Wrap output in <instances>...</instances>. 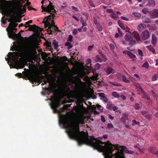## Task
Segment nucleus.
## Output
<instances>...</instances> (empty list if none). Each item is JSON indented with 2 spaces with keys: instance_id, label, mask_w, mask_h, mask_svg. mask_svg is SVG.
<instances>
[{
  "instance_id": "obj_1",
  "label": "nucleus",
  "mask_w": 158,
  "mask_h": 158,
  "mask_svg": "<svg viewBox=\"0 0 158 158\" xmlns=\"http://www.w3.org/2000/svg\"><path fill=\"white\" fill-rule=\"evenodd\" d=\"M84 120L81 119H77L70 123H65L67 126L66 128L69 137L78 141V145L86 144L93 147L99 152H102L105 156L104 158H112L113 154L110 155L114 149L117 150L114 154L115 157H118L119 149L117 147L110 143L109 141L107 143L101 141L102 137L95 138L93 137L88 136L85 133L81 134L79 131V125L84 124Z\"/></svg>"
},
{
  "instance_id": "obj_2",
  "label": "nucleus",
  "mask_w": 158,
  "mask_h": 158,
  "mask_svg": "<svg viewBox=\"0 0 158 158\" xmlns=\"http://www.w3.org/2000/svg\"><path fill=\"white\" fill-rule=\"evenodd\" d=\"M26 52L30 55H36L37 54L36 49L35 46L32 43L27 44L25 47Z\"/></svg>"
},
{
  "instance_id": "obj_3",
  "label": "nucleus",
  "mask_w": 158,
  "mask_h": 158,
  "mask_svg": "<svg viewBox=\"0 0 158 158\" xmlns=\"http://www.w3.org/2000/svg\"><path fill=\"white\" fill-rule=\"evenodd\" d=\"M18 24V23H15L14 22L10 23L9 24V26H10L9 31L8 30V28H6L8 32V37L10 38H13L16 36V34L14 32V28Z\"/></svg>"
},
{
  "instance_id": "obj_4",
  "label": "nucleus",
  "mask_w": 158,
  "mask_h": 158,
  "mask_svg": "<svg viewBox=\"0 0 158 158\" xmlns=\"http://www.w3.org/2000/svg\"><path fill=\"white\" fill-rule=\"evenodd\" d=\"M41 8L43 10L42 11V12L44 11L50 13L51 12H53V10L55 11L52 4L50 2H49V5L46 7L44 6L43 5H42Z\"/></svg>"
},
{
  "instance_id": "obj_5",
  "label": "nucleus",
  "mask_w": 158,
  "mask_h": 158,
  "mask_svg": "<svg viewBox=\"0 0 158 158\" xmlns=\"http://www.w3.org/2000/svg\"><path fill=\"white\" fill-rule=\"evenodd\" d=\"M25 24L26 26L25 25V27H29V30L31 31H35L37 32H38L40 30V28L38 26H36L35 25H30L29 24V23H28V22H26L25 23Z\"/></svg>"
},
{
  "instance_id": "obj_6",
  "label": "nucleus",
  "mask_w": 158,
  "mask_h": 158,
  "mask_svg": "<svg viewBox=\"0 0 158 158\" xmlns=\"http://www.w3.org/2000/svg\"><path fill=\"white\" fill-rule=\"evenodd\" d=\"M150 37L149 32L147 30H145L143 31L141 35V38L143 40L148 39Z\"/></svg>"
},
{
  "instance_id": "obj_7",
  "label": "nucleus",
  "mask_w": 158,
  "mask_h": 158,
  "mask_svg": "<svg viewBox=\"0 0 158 158\" xmlns=\"http://www.w3.org/2000/svg\"><path fill=\"white\" fill-rule=\"evenodd\" d=\"M54 15H53L51 13L50 15L49 16L46 17V18H47V19L46 20L45 22H44L43 23L44 24L45 27V28H47V27H52V25L51 24L50 22H48V21L49 20H51V17H54Z\"/></svg>"
},
{
  "instance_id": "obj_8",
  "label": "nucleus",
  "mask_w": 158,
  "mask_h": 158,
  "mask_svg": "<svg viewBox=\"0 0 158 158\" xmlns=\"http://www.w3.org/2000/svg\"><path fill=\"white\" fill-rule=\"evenodd\" d=\"M150 15L152 18H158V9H154L150 11Z\"/></svg>"
},
{
  "instance_id": "obj_9",
  "label": "nucleus",
  "mask_w": 158,
  "mask_h": 158,
  "mask_svg": "<svg viewBox=\"0 0 158 158\" xmlns=\"http://www.w3.org/2000/svg\"><path fill=\"white\" fill-rule=\"evenodd\" d=\"M132 34L133 35L137 41H140L141 38L139 33L137 31H133L132 32Z\"/></svg>"
},
{
  "instance_id": "obj_10",
  "label": "nucleus",
  "mask_w": 158,
  "mask_h": 158,
  "mask_svg": "<svg viewBox=\"0 0 158 158\" xmlns=\"http://www.w3.org/2000/svg\"><path fill=\"white\" fill-rule=\"evenodd\" d=\"M128 32L129 33H126L124 36L125 40L127 42L130 41L131 39L133 38V37L131 35L132 33L130 32Z\"/></svg>"
},
{
  "instance_id": "obj_11",
  "label": "nucleus",
  "mask_w": 158,
  "mask_h": 158,
  "mask_svg": "<svg viewBox=\"0 0 158 158\" xmlns=\"http://www.w3.org/2000/svg\"><path fill=\"white\" fill-rule=\"evenodd\" d=\"M142 22L144 23H151V20L148 17L144 15L142 18Z\"/></svg>"
},
{
  "instance_id": "obj_12",
  "label": "nucleus",
  "mask_w": 158,
  "mask_h": 158,
  "mask_svg": "<svg viewBox=\"0 0 158 158\" xmlns=\"http://www.w3.org/2000/svg\"><path fill=\"white\" fill-rule=\"evenodd\" d=\"M120 148H122L124 152L126 153L131 154H133L134 153V152L132 151L127 150V148L126 146H121Z\"/></svg>"
},
{
  "instance_id": "obj_13",
  "label": "nucleus",
  "mask_w": 158,
  "mask_h": 158,
  "mask_svg": "<svg viewBox=\"0 0 158 158\" xmlns=\"http://www.w3.org/2000/svg\"><path fill=\"white\" fill-rule=\"evenodd\" d=\"M157 37L155 35H152V43L154 45H155L156 43Z\"/></svg>"
},
{
  "instance_id": "obj_14",
  "label": "nucleus",
  "mask_w": 158,
  "mask_h": 158,
  "mask_svg": "<svg viewBox=\"0 0 158 158\" xmlns=\"http://www.w3.org/2000/svg\"><path fill=\"white\" fill-rule=\"evenodd\" d=\"M146 27V25L143 24H139L137 27V29L139 31H141L143 30Z\"/></svg>"
},
{
  "instance_id": "obj_15",
  "label": "nucleus",
  "mask_w": 158,
  "mask_h": 158,
  "mask_svg": "<svg viewBox=\"0 0 158 158\" xmlns=\"http://www.w3.org/2000/svg\"><path fill=\"white\" fill-rule=\"evenodd\" d=\"M148 3L147 6H153L155 5V2L153 0H148Z\"/></svg>"
},
{
  "instance_id": "obj_16",
  "label": "nucleus",
  "mask_w": 158,
  "mask_h": 158,
  "mask_svg": "<svg viewBox=\"0 0 158 158\" xmlns=\"http://www.w3.org/2000/svg\"><path fill=\"white\" fill-rule=\"evenodd\" d=\"M99 53L103 59V61L106 62L107 60L106 56L100 51H99Z\"/></svg>"
},
{
  "instance_id": "obj_17",
  "label": "nucleus",
  "mask_w": 158,
  "mask_h": 158,
  "mask_svg": "<svg viewBox=\"0 0 158 158\" xmlns=\"http://www.w3.org/2000/svg\"><path fill=\"white\" fill-rule=\"evenodd\" d=\"M53 47L55 49L57 50L59 46L58 45V42L56 41L55 40H53Z\"/></svg>"
},
{
  "instance_id": "obj_18",
  "label": "nucleus",
  "mask_w": 158,
  "mask_h": 158,
  "mask_svg": "<svg viewBox=\"0 0 158 158\" xmlns=\"http://www.w3.org/2000/svg\"><path fill=\"white\" fill-rule=\"evenodd\" d=\"M128 55L130 57L131 59H132V60L133 61L135 60V58H136V56L134 54L131 53V52L130 51L129 54H128Z\"/></svg>"
},
{
  "instance_id": "obj_19",
  "label": "nucleus",
  "mask_w": 158,
  "mask_h": 158,
  "mask_svg": "<svg viewBox=\"0 0 158 158\" xmlns=\"http://www.w3.org/2000/svg\"><path fill=\"white\" fill-rule=\"evenodd\" d=\"M106 73L108 75H109L111 73H114V72L113 71V69L110 67L108 68L106 70Z\"/></svg>"
},
{
  "instance_id": "obj_20",
  "label": "nucleus",
  "mask_w": 158,
  "mask_h": 158,
  "mask_svg": "<svg viewBox=\"0 0 158 158\" xmlns=\"http://www.w3.org/2000/svg\"><path fill=\"white\" fill-rule=\"evenodd\" d=\"M129 42V44L131 46H132L135 45L136 44V41L133 38L131 39Z\"/></svg>"
},
{
  "instance_id": "obj_21",
  "label": "nucleus",
  "mask_w": 158,
  "mask_h": 158,
  "mask_svg": "<svg viewBox=\"0 0 158 158\" xmlns=\"http://www.w3.org/2000/svg\"><path fill=\"white\" fill-rule=\"evenodd\" d=\"M65 45L68 46L67 48L68 49H70L73 47V45L71 43L68 42L65 43Z\"/></svg>"
},
{
  "instance_id": "obj_22",
  "label": "nucleus",
  "mask_w": 158,
  "mask_h": 158,
  "mask_svg": "<svg viewBox=\"0 0 158 158\" xmlns=\"http://www.w3.org/2000/svg\"><path fill=\"white\" fill-rule=\"evenodd\" d=\"M142 98H143L147 99L148 100H150V98L148 95L144 92L143 93V94L142 96Z\"/></svg>"
},
{
  "instance_id": "obj_23",
  "label": "nucleus",
  "mask_w": 158,
  "mask_h": 158,
  "mask_svg": "<svg viewBox=\"0 0 158 158\" xmlns=\"http://www.w3.org/2000/svg\"><path fill=\"white\" fill-rule=\"evenodd\" d=\"M112 105L113 104L111 102H109L107 105L106 108L110 110H111L112 109Z\"/></svg>"
},
{
  "instance_id": "obj_24",
  "label": "nucleus",
  "mask_w": 158,
  "mask_h": 158,
  "mask_svg": "<svg viewBox=\"0 0 158 158\" xmlns=\"http://www.w3.org/2000/svg\"><path fill=\"white\" fill-rule=\"evenodd\" d=\"M19 10L21 12L23 13L24 12H25L26 9L25 7L23 6L22 5H21V7L19 8Z\"/></svg>"
},
{
  "instance_id": "obj_25",
  "label": "nucleus",
  "mask_w": 158,
  "mask_h": 158,
  "mask_svg": "<svg viewBox=\"0 0 158 158\" xmlns=\"http://www.w3.org/2000/svg\"><path fill=\"white\" fill-rule=\"evenodd\" d=\"M122 80L123 81L126 83H129L130 81L126 78V76L124 75H123L122 76Z\"/></svg>"
},
{
  "instance_id": "obj_26",
  "label": "nucleus",
  "mask_w": 158,
  "mask_h": 158,
  "mask_svg": "<svg viewBox=\"0 0 158 158\" xmlns=\"http://www.w3.org/2000/svg\"><path fill=\"white\" fill-rule=\"evenodd\" d=\"M112 96L115 98H118L119 97V95L117 92L114 91L112 93Z\"/></svg>"
},
{
  "instance_id": "obj_27",
  "label": "nucleus",
  "mask_w": 158,
  "mask_h": 158,
  "mask_svg": "<svg viewBox=\"0 0 158 158\" xmlns=\"http://www.w3.org/2000/svg\"><path fill=\"white\" fill-rule=\"evenodd\" d=\"M142 67L148 69L149 68V64L148 62H146L142 65Z\"/></svg>"
},
{
  "instance_id": "obj_28",
  "label": "nucleus",
  "mask_w": 158,
  "mask_h": 158,
  "mask_svg": "<svg viewBox=\"0 0 158 158\" xmlns=\"http://www.w3.org/2000/svg\"><path fill=\"white\" fill-rule=\"evenodd\" d=\"M133 14L135 17H137L138 18H140L141 16V14L140 13L136 12H134Z\"/></svg>"
},
{
  "instance_id": "obj_29",
  "label": "nucleus",
  "mask_w": 158,
  "mask_h": 158,
  "mask_svg": "<svg viewBox=\"0 0 158 158\" xmlns=\"http://www.w3.org/2000/svg\"><path fill=\"white\" fill-rule=\"evenodd\" d=\"M142 12L144 14H146L148 13H150V11H149L148 9L147 8H143L142 10Z\"/></svg>"
},
{
  "instance_id": "obj_30",
  "label": "nucleus",
  "mask_w": 158,
  "mask_h": 158,
  "mask_svg": "<svg viewBox=\"0 0 158 158\" xmlns=\"http://www.w3.org/2000/svg\"><path fill=\"white\" fill-rule=\"evenodd\" d=\"M95 58L96 59H96H98L97 60H95V61L96 62H99L100 63H102L103 61V59H102L101 58L98 57V56H96Z\"/></svg>"
},
{
  "instance_id": "obj_31",
  "label": "nucleus",
  "mask_w": 158,
  "mask_h": 158,
  "mask_svg": "<svg viewBox=\"0 0 158 158\" xmlns=\"http://www.w3.org/2000/svg\"><path fill=\"white\" fill-rule=\"evenodd\" d=\"M151 92L152 93V95L153 96V97L156 98V100H157V95L153 91L151 90Z\"/></svg>"
},
{
  "instance_id": "obj_32",
  "label": "nucleus",
  "mask_w": 158,
  "mask_h": 158,
  "mask_svg": "<svg viewBox=\"0 0 158 158\" xmlns=\"http://www.w3.org/2000/svg\"><path fill=\"white\" fill-rule=\"evenodd\" d=\"M111 17L114 19H116L118 18V16H117L114 12L112 13L111 15Z\"/></svg>"
},
{
  "instance_id": "obj_33",
  "label": "nucleus",
  "mask_w": 158,
  "mask_h": 158,
  "mask_svg": "<svg viewBox=\"0 0 158 158\" xmlns=\"http://www.w3.org/2000/svg\"><path fill=\"white\" fill-rule=\"evenodd\" d=\"M158 77V74H155L152 77V81H155L156 80V78Z\"/></svg>"
},
{
  "instance_id": "obj_34",
  "label": "nucleus",
  "mask_w": 158,
  "mask_h": 158,
  "mask_svg": "<svg viewBox=\"0 0 158 158\" xmlns=\"http://www.w3.org/2000/svg\"><path fill=\"white\" fill-rule=\"evenodd\" d=\"M73 38V36L72 35H69L68 38L67 40V41L72 42V39Z\"/></svg>"
},
{
  "instance_id": "obj_35",
  "label": "nucleus",
  "mask_w": 158,
  "mask_h": 158,
  "mask_svg": "<svg viewBox=\"0 0 158 158\" xmlns=\"http://www.w3.org/2000/svg\"><path fill=\"white\" fill-rule=\"evenodd\" d=\"M97 107L98 108V109L100 111H101L102 112H103V108L101 106L99 105H97Z\"/></svg>"
},
{
  "instance_id": "obj_36",
  "label": "nucleus",
  "mask_w": 158,
  "mask_h": 158,
  "mask_svg": "<svg viewBox=\"0 0 158 158\" xmlns=\"http://www.w3.org/2000/svg\"><path fill=\"white\" fill-rule=\"evenodd\" d=\"M94 24L96 25V26L100 24L98 22L97 19L96 18H94Z\"/></svg>"
},
{
  "instance_id": "obj_37",
  "label": "nucleus",
  "mask_w": 158,
  "mask_h": 158,
  "mask_svg": "<svg viewBox=\"0 0 158 158\" xmlns=\"http://www.w3.org/2000/svg\"><path fill=\"white\" fill-rule=\"evenodd\" d=\"M97 26V29L99 31H102V26L100 25V24Z\"/></svg>"
},
{
  "instance_id": "obj_38",
  "label": "nucleus",
  "mask_w": 158,
  "mask_h": 158,
  "mask_svg": "<svg viewBox=\"0 0 158 158\" xmlns=\"http://www.w3.org/2000/svg\"><path fill=\"white\" fill-rule=\"evenodd\" d=\"M101 67L100 64L99 63H97L95 65V69H99Z\"/></svg>"
},
{
  "instance_id": "obj_39",
  "label": "nucleus",
  "mask_w": 158,
  "mask_h": 158,
  "mask_svg": "<svg viewBox=\"0 0 158 158\" xmlns=\"http://www.w3.org/2000/svg\"><path fill=\"white\" fill-rule=\"evenodd\" d=\"M141 114L143 115H147L149 114L148 112L146 111H143L141 112Z\"/></svg>"
},
{
  "instance_id": "obj_40",
  "label": "nucleus",
  "mask_w": 158,
  "mask_h": 158,
  "mask_svg": "<svg viewBox=\"0 0 158 158\" xmlns=\"http://www.w3.org/2000/svg\"><path fill=\"white\" fill-rule=\"evenodd\" d=\"M51 24L52 25V27H51V28H52L53 30V29L52 28V27H55L56 28V29H55L56 30L58 31V27H56L55 26V25L54 24V23H52Z\"/></svg>"
},
{
  "instance_id": "obj_41",
  "label": "nucleus",
  "mask_w": 158,
  "mask_h": 158,
  "mask_svg": "<svg viewBox=\"0 0 158 158\" xmlns=\"http://www.w3.org/2000/svg\"><path fill=\"white\" fill-rule=\"evenodd\" d=\"M140 107V105L139 104L135 103V108L136 110H138Z\"/></svg>"
},
{
  "instance_id": "obj_42",
  "label": "nucleus",
  "mask_w": 158,
  "mask_h": 158,
  "mask_svg": "<svg viewBox=\"0 0 158 158\" xmlns=\"http://www.w3.org/2000/svg\"><path fill=\"white\" fill-rule=\"evenodd\" d=\"M107 127L108 128H113L114 127L111 123H109L107 125Z\"/></svg>"
},
{
  "instance_id": "obj_43",
  "label": "nucleus",
  "mask_w": 158,
  "mask_h": 158,
  "mask_svg": "<svg viewBox=\"0 0 158 158\" xmlns=\"http://www.w3.org/2000/svg\"><path fill=\"white\" fill-rule=\"evenodd\" d=\"M77 30L76 29H74L73 31V35H75L77 34Z\"/></svg>"
},
{
  "instance_id": "obj_44",
  "label": "nucleus",
  "mask_w": 158,
  "mask_h": 158,
  "mask_svg": "<svg viewBox=\"0 0 158 158\" xmlns=\"http://www.w3.org/2000/svg\"><path fill=\"white\" fill-rule=\"evenodd\" d=\"M138 52L140 56H143V52L140 49H138Z\"/></svg>"
},
{
  "instance_id": "obj_45",
  "label": "nucleus",
  "mask_w": 158,
  "mask_h": 158,
  "mask_svg": "<svg viewBox=\"0 0 158 158\" xmlns=\"http://www.w3.org/2000/svg\"><path fill=\"white\" fill-rule=\"evenodd\" d=\"M98 94L100 97L103 98L105 96V94L103 93H98Z\"/></svg>"
},
{
  "instance_id": "obj_46",
  "label": "nucleus",
  "mask_w": 158,
  "mask_h": 158,
  "mask_svg": "<svg viewBox=\"0 0 158 158\" xmlns=\"http://www.w3.org/2000/svg\"><path fill=\"white\" fill-rule=\"evenodd\" d=\"M121 18L123 20H125V21H129V19L127 18H126L124 16H121Z\"/></svg>"
},
{
  "instance_id": "obj_47",
  "label": "nucleus",
  "mask_w": 158,
  "mask_h": 158,
  "mask_svg": "<svg viewBox=\"0 0 158 158\" xmlns=\"http://www.w3.org/2000/svg\"><path fill=\"white\" fill-rule=\"evenodd\" d=\"M133 123L132 124V125H134V123H135L136 124H138L139 123V122H137L135 120H133L132 121Z\"/></svg>"
},
{
  "instance_id": "obj_48",
  "label": "nucleus",
  "mask_w": 158,
  "mask_h": 158,
  "mask_svg": "<svg viewBox=\"0 0 158 158\" xmlns=\"http://www.w3.org/2000/svg\"><path fill=\"white\" fill-rule=\"evenodd\" d=\"M91 62V60L89 59H88L86 60V63L88 65V64H89Z\"/></svg>"
},
{
  "instance_id": "obj_49",
  "label": "nucleus",
  "mask_w": 158,
  "mask_h": 158,
  "mask_svg": "<svg viewBox=\"0 0 158 158\" xmlns=\"http://www.w3.org/2000/svg\"><path fill=\"white\" fill-rule=\"evenodd\" d=\"M106 11L107 12H109V13H114V12H113V10L112 9H107L106 10Z\"/></svg>"
},
{
  "instance_id": "obj_50",
  "label": "nucleus",
  "mask_w": 158,
  "mask_h": 158,
  "mask_svg": "<svg viewBox=\"0 0 158 158\" xmlns=\"http://www.w3.org/2000/svg\"><path fill=\"white\" fill-rule=\"evenodd\" d=\"M151 152L153 154H156L157 156H158V151H151Z\"/></svg>"
},
{
  "instance_id": "obj_51",
  "label": "nucleus",
  "mask_w": 158,
  "mask_h": 158,
  "mask_svg": "<svg viewBox=\"0 0 158 158\" xmlns=\"http://www.w3.org/2000/svg\"><path fill=\"white\" fill-rule=\"evenodd\" d=\"M110 47L111 49L112 50H114L115 48L114 46V45L113 44H110Z\"/></svg>"
},
{
  "instance_id": "obj_52",
  "label": "nucleus",
  "mask_w": 158,
  "mask_h": 158,
  "mask_svg": "<svg viewBox=\"0 0 158 158\" xmlns=\"http://www.w3.org/2000/svg\"><path fill=\"white\" fill-rule=\"evenodd\" d=\"M119 27L122 29L125 30V28L124 25L120 23V24H119Z\"/></svg>"
},
{
  "instance_id": "obj_53",
  "label": "nucleus",
  "mask_w": 158,
  "mask_h": 158,
  "mask_svg": "<svg viewBox=\"0 0 158 158\" xmlns=\"http://www.w3.org/2000/svg\"><path fill=\"white\" fill-rule=\"evenodd\" d=\"M102 100H103L104 102H105L106 103L107 102V99L106 98V97L105 96L102 99Z\"/></svg>"
},
{
  "instance_id": "obj_54",
  "label": "nucleus",
  "mask_w": 158,
  "mask_h": 158,
  "mask_svg": "<svg viewBox=\"0 0 158 158\" xmlns=\"http://www.w3.org/2000/svg\"><path fill=\"white\" fill-rule=\"evenodd\" d=\"M129 52H130L129 51H128L127 50H126V51H123V53L124 54H127L128 55V54H129Z\"/></svg>"
},
{
  "instance_id": "obj_55",
  "label": "nucleus",
  "mask_w": 158,
  "mask_h": 158,
  "mask_svg": "<svg viewBox=\"0 0 158 158\" xmlns=\"http://www.w3.org/2000/svg\"><path fill=\"white\" fill-rule=\"evenodd\" d=\"M101 120L103 122H105L106 121V120L104 116H101Z\"/></svg>"
},
{
  "instance_id": "obj_56",
  "label": "nucleus",
  "mask_w": 158,
  "mask_h": 158,
  "mask_svg": "<svg viewBox=\"0 0 158 158\" xmlns=\"http://www.w3.org/2000/svg\"><path fill=\"white\" fill-rule=\"evenodd\" d=\"M94 44L92 45L89 46L88 48V49L89 51H91L92 49V48L93 47Z\"/></svg>"
},
{
  "instance_id": "obj_57",
  "label": "nucleus",
  "mask_w": 158,
  "mask_h": 158,
  "mask_svg": "<svg viewBox=\"0 0 158 158\" xmlns=\"http://www.w3.org/2000/svg\"><path fill=\"white\" fill-rule=\"evenodd\" d=\"M51 27H48V28L47 29V31L48 32L50 31V32L49 33V34H51V32H52V31L51 30Z\"/></svg>"
},
{
  "instance_id": "obj_58",
  "label": "nucleus",
  "mask_w": 158,
  "mask_h": 158,
  "mask_svg": "<svg viewBox=\"0 0 158 158\" xmlns=\"http://www.w3.org/2000/svg\"><path fill=\"white\" fill-rule=\"evenodd\" d=\"M72 8L73 10H75V11H78V9L77 7H75L74 6H72Z\"/></svg>"
},
{
  "instance_id": "obj_59",
  "label": "nucleus",
  "mask_w": 158,
  "mask_h": 158,
  "mask_svg": "<svg viewBox=\"0 0 158 158\" xmlns=\"http://www.w3.org/2000/svg\"><path fill=\"white\" fill-rule=\"evenodd\" d=\"M72 17L73 19H75L77 21H79V19L76 16H75L73 15L72 16Z\"/></svg>"
},
{
  "instance_id": "obj_60",
  "label": "nucleus",
  "mask_w": 158,
  "mask_h": 158,
  "mask_svg": "<svg viewBox=\"0 0 158 158\" xmlns=\"http://www.w3.org/2000/svg\"><path fill=\"white\" fill-rule=\"evenodd\" d=\"M64 108H61L60 110H58V112L60 114H61L62 111L64 110Z\"/></svg>"
},
{
  "instance_id": "obj_61",
  "label": "nucleus",
  "mask_w": 158,
  "mask_h": 158,
  "mask_svg": "<svg viewBox=\"0 0 158 158\" xmlns=\"http://www.w3.org/2000/svg\"><path fill=\"white\" fill-rule=\"evenodd\" d=\"M120 97L121 98H122V99H123V100H125L126 99L125 97L124 96V95H121L120 96Z\"/></svg>"
},
{
  "instance_id": "obj_62",
  "label": "nucleus",
  "mask_w": 158,
  "mask_h": 158,
  "mask_svg": "<svg viewBox=\"0 0 158 158\" xmlns=\"http://www.w3.org/2000/svg\"><path fill=\"white\" fill-rule=\"evenodd\" d=\"M112 108L114 111H116L118 109V108L116 106H114Z\"/></svg>"
},
{
  "instance_id": "obj_63",
  "label": "nucleus",
  "mask_w": 158,
  "mask_h": 158,
  "mask_svg": "<svg viewBox=\"0 0 158 158\" xmlns=\"http://www.w3.org/2000/svg\"><path fill=\"white\" fill-rule=\"evenodd\" d=\"M109 83L110 84H111V85H114V86H116V85H117V84H114V82H112V81H109Z\"/></svg>"
},
{
  "instance_id": "obj_64",
  "label": "nucleus",
  "mask_w": 158,
  "mask_h": 158,
  "mask_svg": "<svg viewBox=\"0 0 158 158\" xmlns=\"http://www.w3.org/2000/svg\"><path fill=\"white\" fill-rule=\"evenodd\" d=\"M82 25L83 26V27L84 26H85L87 25V24L86 22H84L82 23Z\"/></svg>"
}]
</instances>
